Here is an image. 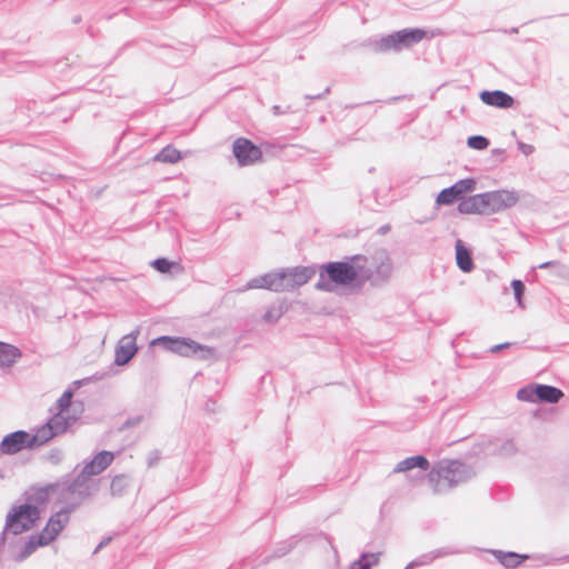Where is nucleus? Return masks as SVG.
Segmentation results:
<instances>
[{
	"mask_svg": "<svg viewBox=\"0 0 569 569\" xmlns=\"http://www.w3.org/2000/svg\"><path fill=\"white\" fill-rule=\"evenodd\" d=\"M519 196L511 190H496L462 199L458 204L463 214H491L517 204Z\"/></svg>",
	"mask_w": 569,
	"mask_h": 569,
	"instance_id": "f257e3e1",
	"label": "nucleus"
},
{
	"mask_svg": "<svg viewBox=\"0 0 569 569\" xmlns=\"http://www.w3.org/2000/svg\"><path fill=\"white\" fill-rule=\"evenodd\" d=\"M72 508L61 509L50 516L43 529L31 536L17 556L18 561L29 558L38 548L52 543L70 521Z\"/></svg>",
	"mask_w": 569,
	"mask_h": 569,
	"instance_id": "f03ea898",
	"label": "nucleus"
},
{
	"mask_svg": "<svg viewBox=\"0 0 569 569\" xmlns=\"http://www.w3.org/2000/svg\"><path fill=\"white\" fill-rule=\"evenodd\" d=\"M367 259L363 256H355L349 261L329 262L322 266L329 280L337 284H350L366 273Z\"/></svg>",
	"mask_w": 569,
	"mask_h": 569,
	"instance_id": "7ed1b4c3",
	"label": "nucleus"
},
{
	"mask_svg": "<svg viewBox=\"0 0 569 569\" xmlns=\"http://www.w3.org/2000/svg\"><path fill=\"white\" fill-rule=\"evenodd\" d=\"M41 519V510L31 503L13 506L6 518V528L13 535L33 529Z\"/></svg>",
	"mask_w": 569,
	"mask_h": 569,
	"instance_id": "20e7f679",
	"label": "nucleus"
},
{
	"mask_svg": "<svg viewBox=\"0 0 569 569\" xmlns=\"http://www.w3.org/2000/svg\"><path fill=\"white\" fill-rule=\"evenodd\" d=\"M466 471L462 463L458 461H446L433 468L428 480L435 493L442 492L446 488H450L463 481Z\"/></svg>",
	"mask_w": 569,
	"mask_h": 569,
	"instance_id": "39448f33",
	"label": "nucleus"
},
{
	"mask_svg": "<svg viewBox=\"0 0 569 569\" xmlns=\"http://www.w3.org/2000/svg\"><path fill=\"white\" fill-rule=\"evenodd\" d=\"M432 36V33L423 29H403L382 38L379 42V48L381 50H400Z\"/></svg>",
	"mask_w": 569,
	"mask_h": 569,
	"instance_id": "423d86ee",
	"label": "nucleus"
},
{
	"mask_svg": "<svg viewBox=\"0 0 569 569\" xmlns=\"http://www.w3.org/2000/svg\"><path fill=\"white\" fill-rule=\"evenodd\" d=\"M151 345H162L166 349L182 357H189L198 353L203 356L213 355V350L211 348L200 346L196 341L186 338H171L163 336L153 339Z\"/></svg>",
	"mask_w": 569,
	"mask_h": 569,
	"instance_id": "0eeeda50",
	"label": "nucleus"
},
{
	"mask_svg": "<svg viewBox=\"0 0 569 569\" xmlns=\"http://www.w3.org/2000/svg\"><path fill=\"white\" fill-rule=\"evenodd\" d=\"M232 152L242 167L254 164L262 159L260 148L247 138H237L232 146Z\"/></svg>",
	"mask_w": 569,
	"mask_h": 569,
	"instance_id": "6e6552de",
	"label": "nucleus"
},
{
	"mask_svg": "<svg viewBox=\"0 0 569 569\" xmlns=\"http://www.w3.org/2000/svg\"><path fill=\"white\" fill-rule=\"evenodd\" d=\"M476 180L472 178L461 179L453 186L443 189L437 197V204L448 206L460 199L465 193L476 189Z\"/></svg>",
	"mask_w": 569,
	"mask_h": 569,
	"instance_id": "1a4fd4ad",
	"label": "nucleus"
},
{
	"mask_svg": "<svg viewBox=\"0 0 569 569\" xmlns=\"http://www.w3.org/2000/svg\"><path fill=\"white\" fill-rule=\"evenodd\" d=\"M315 274L313 269L309 267H297L286 271H281L283 290L307 283Z\"/></svg>",
	"mask_w": 569,
	"mask_h": 569,
	"instance_id": "9d476101",
	"label": "nucleus"
},
{
	"mask_svg": "<svg viewBox=\"0 0 569 569\" xmlns=\"http://www.w3.org/2000/svg\"><path fill=\"white\" fill-rule=\"evenodd\" d=\"M26 447L31 448L30 433L26 431L7 435L0 443V450L7 455L16 453Z\"/></svg>",
	"mask_w": 569,
	"mask_h": 569,
	"instance_id": "9b49d317",
	"label": "nucleus"
},
{
	"mask_svg": "<svg viewBox=\"0 0 569 569\" xmlns=\"http://www.w3.org/2000/svg\"><path fill=\"white\" fill-rule=\"evenodd\" d=\"M137 337L133 335L124 336L117 349H116V357L114 361L118 366H123L128 363L137 353L138 347H137Z\"/></svg>",
	"mask_w": 569,
	"mask_h": 569,
	"instance_id": "f8f14e48",
	"label": "nucleus"
},
{
	"mask_svg": "<svg viewBox=\"0 0 569 569\" xmlns=\"http://www.w3.org/2000/svg\"><path fill=\"white\" fill-rule=\"evenodd\" d=\"M114 456L110 451H101L96 455L90 462H88L82 469V476L92 477L100 475L104 471L113 461Z\"/></svg>",
	"mask_w": 569,
	"mask_h": 569,
	"instance_id": "ddd939ff",
	"label": "nucleus"
},
{
	"mask_svg": "<svg viewBox=\"0 0 569 569\" xmlns=\"http://www.w3.org/2000/svg\"><path fill=\"white\" fill-rule=\"evenodd\" d=\"M480 99L483 103L497 108H511L515 102L511 96L500 90L482 91Z\"/></svg>",
	"mask_w": 569,
	"mask_h": 569,
	"instance_id": "4468645a",
	"label": "nucleus"
},
{
	"mask_svg": "<svg viewBox=\"0 0 569 569\" xmlns=\"http://www.w3.org/2000/svg\"><path fill=\"white\" fill-rule=\"evenodd\" d=\"M53 490V486L32 488L28 492L24 503H31L40 509V507L44 506L49 501Z\"/></svg>",
	"mask_w": 569,
	"mask_h": 569,
	"instance_id": "2eb2a0df",
	"label": "nucleus"
},
{
	"mask_svg": "<svg viewBox=\"0 0 569 569\" xmlns=\"http://www.w3.org/2000/svg\"><path fill=\"white\" fill-rule=\"evenodd\" d=\"M254 287L266 288L273 291H283L281 272L269 273L259 279H254Z\"/></svg>",
	"mask_w": 569,
	"mask_h": 569,
	"instance_id": "dca6fc26",
	"label": "nucleus"
},
{
	"mask_svg": "<svg viewBox=\"0 0 569 569\" xmlns=\"http://www.w3.org/2000/svg\"><path fill=\"white\" fill-rule=\"evenodd\" d=\"M456 260L458 267L463 272H470L473 268V262L471 259L470 251L463 246L461 240L456 242Z\"/></svg>",
	"mask_w": 569,
	"mask_h": 569,
	"instance_id": "f3484780",
	"label": "nucleus"
},
{
	"mask_svg": "<svg viewBox=\"0 0 569 569\" xmlns=\"http://www.w3.org/2000/svg\"><path fill=\"white\" fill-rule=\"evenodd\" d=\"M21 352L12 345L0 342V367H10L18 361Z\"/></svg>",
	"mask_w": 569,
	"mask_h": 569,
	"instance_id": "a211bd4d",
	"label": "nucleus"
},
{
	"mask_svg": "<svg viewBox=\"0 0 569 569\" xmlns=\"http://www.w3.org/2000/svg\"><path fill=\"white\" fill-rule=\"evenodd\" d=\"M538 401L557 403L562 397L563 392L552 386L537 385Z\"/></svg>",
	"mask_w": 569,
	"mask_h": 569,
	"instance_id": "6ab92c4d",
	"label": "nucleus"
},
{
	"mask_svg": "<svg viewBox=\"0 0 569 569\" xmlns=\"http://www.w3.org/2000/svg\"><path fill=\"white\" fill-rule=\"evenodd\" d=\"M76 421V418L68 417L62 412H57L52 416L48 423L51 427L54 435H61L68 430V428Z\"/></svg>",
	"mask_w": 569,
	"mask_h": 569,
	"instance_id": "aec40b11",
	"label": "nucleus"
},
{
	"mask_svg": "<svg viewBox=\"0 0 569 569\" xmlns=\"http://www.w3.org/2000/svg\"><path fill=\"white\" fill-rule=\"evenodd\" d=\"M416 467L427 470L429 468V461L423 456H413L400 461L396 466L395 472H405Z\"/></svg>",
	"mask_w": 569,
	"mask_h": 569,
	"instance_id": "412c9836",
	"label": "nucleus"
},
{
	"mask_svg": "<svg viewBox=\"0 0 569 569\" xmlns=\"http://www.w3.org/2000/svg\"><path fill=\"white\" fill-rule=\"evenodd\" d=\"M54 436H56L54 431H52L51 427L47 422L46 425L41 426L36 431V433L30 435L31 448L46 443L47 441L52 439Z\"/></svg>",
	"mask_w": 569,
	"mask_h": 569,
	"instance_id": "4be33fe9",
	"label": "nucleus"
},
{
	"mask_svg": "<svg viewBox=\"0 0 569 569\" xmlns=\"http://www.w3.org/2000/svg\"><path fill=\"white\" fill-rule=\"evenodd\" d=\"M497 559L500 561L502 566L506 568H516L518 567L525 559H527V556H521L515 552H502L497 551L495 552Z\"/></svg>",
	"mask_w": 569,
	"mask_h": 569,
	"instance_id": "5701e85b",
	"label": "nucleus"
},
{
	"mask_svg": "<svg viewBox=\"0 0 569 569\" xmlns=\"http://www.w3.org/2000/svg\"><path fill=\"white\" fill-rule=\"evenodd\" d=\"M181 159V152L172 146L164 147L156 157L154 160L164 163H176Z\"/></svg>",
	"mask_w": 569,
	"mask_h": 569,
	"instance_id": "b1692460",
	"label": "nucleus"
},
{
	"mask_svg": "<svg viewBox=\"0 0 569 569\" xmlns=\"http://www.w3.org/2000/svg\"><path fill=\"white\" fill-rule=\"evenodd\" d=\"M517 397L521 401L537 402L538 401L537 385H529L525 388H521L518 391Z\"/></svg>",
	"mask_w": 569,
	"mask_h": 569,
	"instance_id": "393cba45",
	"label": "nucleus"
},
{
	"mask_svg": "<svg viewBox=\"0 0 569 569\" xmlns=\"http://www.w3.org/2000/svg\"><path fill=\"white\" fill-rule=\"evenodd\" d=\"M151 266L159 272L161 273H167L171 270V268H176L178 271H181L182 268L179 263L177 262H171L169 260H167L166 258H159V259H156Z\"/></svg>",
	"mask_w": 569,
	"mask_h": 569,
	"instance_id": "a878e982",
	"label": "nucleus"
},
{
	"mask_svg": "<svg viewBox=\"0 0 569 569\" xmlns=\"http://www.w3.org/2000/svg\"><path fill=\"white\" fill-rule=\"evenodd\" d=\"M73 393L71 390H66L57 401L58 412L64 413L72 403Z\"/></svg>",
	"mask_w": 569,
	"mask_h": 569,
	"instance_id": "bb28decb",
	"label": "nucleus"
},
{
	"mask_svg": "<svg viewBox=\"0 0 569 569\" xmlns=\"http://www.w3.org/2000/svg\"><path fill=\"white\" fill-rule=\"evenodd\" d=\"M468 146L477 150H483L489 146V141L482 136H473L468 139Z\"/></svg>",
	"mask_w": 569,
	"mask_h": 569,
	"instance_id": "cd10ccee",
	"label": "nucleus"
},
{
	"mask_svg": "<svg viewBox=\"0 0 569 569\" xmlns=\"http://www.w3.org/2000/svg\"><path fill=\"white\" fill-rule=\"evenodd\" d=\"M378 561H379L378 555L370 553V555H363L357 565L360 567V569H369L371 566L377 565Z\"/></svg>",
	"mask_w": 569,
	"mask_h": 569,
	"instance_id": "c85d7f7f",
	"label": "nucleus"
},
{
	"mask_svg": "<svg viewBox=\"0 0 569 569\" xmlns=\"http://www.w3.org/2000/svg\"><path fill=\"white\" fill-rule=\"evenodd\" d=\"M511 287L513 289L515 297H516L519 306H521V300H522V296H523V292H525L523 283L520 280H513L511 282Z\"/></svg>",
	"mask_w": 569,
	"mask_h": 569,
	"instance_id": "c756f323",
	"label": "nucleus"
},
{
	"mask_svg": "<svg viewBox=\"0 0 569 569\" xmlns=\"http://www.w3.org/2000/svg\"><path fill=\"white\" fill-rule=\"evenodd\" d=\"M518 148L525 156L531 154L535 150V147L532 144L523 142H519Z\"/></svg>",
	"mask_w": 569,
	"mask_h": 569,
	"instance_id": "7c9ffc66",
	"label": "nucleus"
},
{
	"mask_svg": "<svg viewBox=\"0 0 569 569\" xmlns=\"http://www.w3.org/2000/svg\"><path fill=\"white\" fill-rule=\"evenodd\" d=\"M509 345H510V343H508V342H507V343H503V345H497V346H495V347H492V348H491V351H492V352H497V351L501 350L502 348L508 347Z\"/></svg>",
	"mask_w": 569,
	"mask_h": 569,
	"instance_id": "2f4dec72",
	"label": "nucleus"
},
{
	"mask_svg": "<svg viewBox=\"0 0 569 569\" xmlns=\"http://www.w3.org/2000/svg\"><path fill=\"white\" fill-rule=\"evenodd\" d=\"M551 264H552V262H546V263L540 264V268H546V267H549Z\"/></svg>",
	"mask_w": 569,
	"mask_h": 569,
	"instance_id": "473e14b6",
	"label": "nucleus"
}]
</instances>
